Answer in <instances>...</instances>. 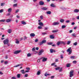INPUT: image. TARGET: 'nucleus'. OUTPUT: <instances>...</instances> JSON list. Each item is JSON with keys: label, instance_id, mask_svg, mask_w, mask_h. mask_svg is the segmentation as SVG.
<instances>
[{"label": "nucleus", "instance_id": "obj_1", "mask_svg": "<svg viewBox=\"0 0 79 79\" xmlns=\"http://www.w3.org/2000/svg\"><path fill=\"white\" fill-rule=\"evenodd\" d=\"M67 52H69V55H71L72 53V49L71 48H69L67 50Z\"/></svg>", "mask_w": 79, "mask_h": 79}, {"label": "nucleus", "instance_id": "obj_2", "mask_svg": "<svg viewBox=\"0 0 79 79\" xmlns=\"http://www.w3.org/2000/svg\"><path fill=\"white\" fill-rule=\"evenodd\" d=\"M60 24V22L59 21L54 22L52 23V26H58Z\"/></svg>", "mask_w": 79, "mask_h": 79}, {"label": "nucleus", "instance_id": "obj_3", "mask_svg": "<svg viewBox=\"0 0 79 79\" xmlns=\"http://www.w3.org/2000/svg\"><path fill=\"white\" fill-rule=\"evenodd\" d=\"M45 43H46V40H43L42 42H39V45H43L44 44H45Z\"/></svg>", "mask_w": 79, "mask_h": 79}, {"label": "nucleus", "instance_id": "obj_4", "mask_svg": "<svg viewBox=\"0 0 79 79\" xmlns=\"http://www.w3.org/2000/svg\"><path fill=\"white\" fill-rule=\"evenodd\" d=\"M8 42H9V40H8V39L5 40L3 41V43L5 45H6V44H8Z\"/></svg>", "mask_w": 79, "mask_h": 79}, {"label": "nucleus", "instance_id": "obj_5", "mask_svg": "<svg viewBox=\"0 0 79 79\" xmlns=\"http://www.w3.org/2000/svg\"><path fill=\"white\" fill-rule=\"evenodd\" d=\"M73 73L74 71L73 70H71L70 72L69 73V76L70 77H71L73 76Z\"/></svg>", "mask_w": 79, "mask_h": 79}, {"label": "nucleus", "instance_id": "obj_6", "mask_svg": "<svg viewBox=\"0 0 79 79\" xmlns=\"http://www.w3.org/2000/svg\"><path fill=\"white\" fill-rule=\"evenodd\" d=\"M44 52V50L41 49L40 51L38 53V55H41Z\"/></svg>", "mask_w": 79, "mask_h": 79}, {"label": "nucleus", "instance_id": "obj_7", "mask_svg": "<svg viewBox=\"0 0 79 79\" xmlns=\"http://www.w3.org/2000/svg\"><path fill=\"white\" fill-rule=\"evenodd\" d=\"M21 52V50H17L16 51L14 52V54H18Z\"/></svg>", "mask_w": 79, "mask_h": 79}, {"label": "nucleus", "instance_id": "obj_8", "mask_svg": "<svg viewBox=\"0 0 79 79\" xmlns=\"http://www.w3.org/2000/svg\"><path fill=\"white\" fill-rule=\"evenodd\" d=\"M50 53H55V50L53 49H50Z\"/></svg>", "mask_w": 79, "mask_h": 79}, {"label": "nucleus", "instance_id": "obj_9", "mask_svg": "<svg viewBox=\"0 0 79 79\" xmlns=\"http://www.w3.org/2000/svg\"><path fill=\"white\" fill-rule=\"evenodd\" d=\"M23 64H18L16 65H15L14 66V68H17V67H18V66H22Z\"/></svg>", "mask_w": 79, "mask_h": 79}, {"label": "nucleus", "instance_id": "obj_10", "mask_svg": "<svg viewBox=\"0 0 79 79\" xmlns=\"http://www.w3.org/2000/svg\"><path fill=\"white\" fill-rule=\"evenodd\" d=\"M38 24L40 26H44V23L42 22H39L38 23Z\"/></svg>", "mask_w": 79, "mask_h": 79}, {"label": "nucleus", "instance_id": "obj_11", "mask_svg": "<svg viewBox=\"0 0 79 79\" xmlns=\"http://www.w3.org/2000/svg\"><path fill=\"white\" fill-rule=\"evenodd\" d=\"M11 21V19H8L6 20V23H10Z\"/></svg>", "mask_w": 79, "mask_h": 79}, {"label": "nucleus", "instance_id": "obj_12", "mask_svg": "<svg viewBox=\"0 0 79 79\" xmlns=\"http://www.w3.org/2000/svg\"><path fill=\"white\" fill-rule=\"evenodd\" d=\"M12 11V8H10L8 9V13H11Z\"/></svg>", "mask_w": 79, "mask_h": 79}, {"label": "nucleus", "instance_id": "obj_13", "mask_svg": "<svg viewBox=\"0 0 79 79\" xmlns=\"http://www.w3.org/2000/svg\"><path fill=\"white\" fill-rule=\"evenodd\" d=\"M7 32L9 34H10L12 32V30L10 29H8L7 30Z\"/></svg>", "mask_w": 79, "mask_h": 79}, {"label": "nucleus", "instance_id": "obj_14", "mask_svg": "<svg viewBox=\"0 0 79 79\" xmlns=\"http://www.w3.org/2000/svg\"><path fill=\"white\" fill-rule=\"evenodd\" d=\"M20 72L22 73V74H25L26 72H25V71H24V70L22 69L20 71Z\"/></svg>", "mask_w": 79, "mask_h": 79}, {"label": "nucleus", "instance_id": "obj_15", "mask_svg": "<svg viewBox=\"0 0 79 79\" xmlns=\"http://www.w3.org/2000/svg\"><path fill=\"white\" fill-rule=\"evenodd\" d=\"M47 60V58H45V57H43V60H42V61L44 62L45 61H46Z\"/></svg>", "mask_w": 79, "mask_h": 79}, {"label": "nucleus", "instance_id": "obj_16", "mask_svg": "<svg viewBox=\"0 0 79 79\" xmlns=\"http://www.w3.org/2000/svg\"><path fill=\"white\" fill-rule=\"evenodd\" d=\"M79 11V9H76L74 10V13H78Z\"/></svg>", "mask_w": 79, "mask_h": 79}, {"label": "nucleus", "instance_id": "obj_17", "mask_svg": "<svg viewBox=\"0 0 79 79\" xmlns=\"http://www.w3.org/2000/svg\"><path fill=\"white\" fill-rule=\"evenodd\" d=\"M30 36L31 37H35V34L34 33H32L30 34Z\"/></svg>", "mask_w": 79, "mask_h": 79}, {"label": "nucleus", "instance_id": "obj_18", "mask_svg": "<svg viewBox=\"0 0 79 79\" xmlns=\"http://www.w3.org/2000/svg\"><path fill=\"white\" fill-rule=\"evenodd\" d=\"M60 9L64 11H65V10H66V8H65L63 6H62L60 7Z\"/></svg>", "mask_w": 79, "mask_h": 79}, {"label": "nucleus", "instance_id": "obj_19", "mask_svg": "<svg viewBox=\"0 0 79 79\" xmlns=\"http://www.w3.org/2000/svg\"><path fill=\"white\" fill-rule=\"evenodd\" d=\"M70 66H71V64L68 63L66 65V67L67 68H69Z\"/></svg>", "mask_w": 79, "mask_h": 79}, {"label": "nucleus", "instance_id": "obj_20", "mask_svg": "<svg viewBox=\"0 0 79 79\" xmlns=\"http://www.w3.org/2000/svg\"><path fill=\"white\" fill-rule=\"evenodd\" d=\"M41 9L43 10H48V8L46 7H44L42 8Z\"/></svg>", "mask_w": 79, "mask_h": 79}, {"label": "nucleus", "instance_id": "obj_21", "mask_svg": "<svg viewBox=\"0 0 79 79\" xmlns=\"http://www.w3.org/2000/svg\"><path fill=\"white\" fill-rule=\"evenodd\" d=\"M59 72H62L63 71V68L62 67H60V69L59 70Z\"/></svg>", "mask_w": 79, "mask_h": 79}, {"label": "nucleus", "instance_id": "obj_22", "mask_svg": "<svg viewBox=\"0 0 79 79\" xmlns=\"http://www.w3.org/2000/svg\"><path fill=\"white\" fill-rule=\"evenodd\" d=\"M39 4L41 5H43L44 4V2L42 1H40L39 2Z\"/></svg>", "mask_w": 79, "mask_h": 79}, {"label": "nucleus", "instance_id": "obj_23", "mask_svg": "<svg viewBox=\"0 0 79 79\" xmlns=\"http://www.w3.org/2000/svg\"><path fill=\"white\" fill-rule=\"evenodd\" d=\"M21 23L24 25L26 24V22H24V21H22Z\"/></svg>", "mask_w": 79, "mask_h": 79}, {"label": "nucleus", "instance_id": "obj_24", "mask_svg": "<svg viewBox=\"0 0 79 79\" xmlns=\"http://www.w3.org/2000/svg\"><path fill=\"white\" fill-rule=\"evenodd\" d=\"M15 40H16V42H15L16 44H19V41L17 39H16Z\"/></svg>", "mask_w": 79, "mask_h": 79}, {"label": "nucleus", "instance_id": "obj_25", "mask_svg": "<svg viewBox=\"0 0 79 79\" xmlns=\"http://www.w3.org/2000/svg\"><path fill=\"white\" fill-rule=\"evenodd\" d=\"M52 12L50 11H47L46 12V14L47 15H50Z\"/></svg>", "mask_w": 79, "mask_h": 79}, {"label": "nucleus", "instance_id": "obj_26", "mask_svg": "<svg viewBox=\"0 0 79 79\" xmlns=\"http://www.w3.org/2000/svg\"><path fill=\"white\" fill-rule=\"evenodd\" d=\"M59 30L57 29V30H54L52 31V32H58Z\"/></svg>", "mask_w": 79, "mask_h": 79}, {"label": "nucleus", "instance_id": "obj_27", "mask_svg": "<svg viewBox=\"0 0 79 79\" xmlns=\"http://www.w3.org/2000/svg\"><path fill=\"white\" fill-rule=\"evenodd\" d=\"M40 74V71H38L37 73V75L39 76Z\"/></svg>", "mask_w": 79, "mask_h": 79}, {"label": "nucleus", "instance_id": "obj_28", "mask_svg": "<svg viewBox=\"0 0 79 79\" xmlns=\"http://www.w3.org/2000/svg\"><path fill=\"white\" fill-rule=\"evenodd\" d=\"M50 75H51V74H47V73H45L44 74L45 76H50Z\"/></svg>", "mask_w": 79, "mask_h": 79}, {"label": "nucleus", "instance_id": "obj_29", "mask_svg": "<svg viewBox=\"0 0 79 79\" xmlns=\"http://www.w3.org/2000/svg\"><path fill=\"white\" fill-rule=\"evenodd\" d=\"M64 19H61L60 20V23H64Z\"/></svg>", "mask_w": 79, "mask_h": 79}, {"label": "nucleus", "instance_id": "obj_30", "mask_svg": "<svg viewBox=\"0 0 79 79\" xmlns=\"http://www.w3.org/2000/svg\"><path fill=\"white\" fill-rule=\"evenodd\" d=\"M61 44V41H58L57 43V45L58 46L60 45Z\"/></svg>", "mask_w": 79, "mask_h": 79}, {"label": "nucleus", "instance_id": "obj_31", "mask_svg": "<svg viewBox=\"0 0 79 79\" xmlns=\"http://www.w3.org/2000/svg\"><path fill=\"white\" fill-rule=\"evenodd\" d=\"M50 39H54V36H53V35H50Z\"/></svg>", "mask_w": 79, "mask_h": 79}, {"label": "nucleus", "instance_id": "obj_32", "mask_svg": "<svg viewBox=\"0 0 79 79\" xmlns=\"http://www.w3.org/2000/svg\"><path fill=\"white\" fill-rule=\"evenodd\" d=\"M75 58L76 57L74 56H72L70 57V58H71V59H75Z\"/></svg>", "mask_w": 79, "mask_h": 79}, {"label": "nucleus", "instance_id": "obj_33", "mask_svg": "<svg viewBox=\"0 0 79 79\" xmlns=\"http://www.w3.org/2000/svg\"><path fill=\"white\" fill-rule=\"evenodd\" d=\"M17 76L18 78H20V77L21 76V74H18L17 75Z\"/></svg>", "mask_w": 79, "mask_h": 79}, {"label": "nucleus", "instance_id": "obj_34", "mask_svg": "<svg viewBox=\"0 0 79 79\" xmlns=\"http://www.w3.org/2000/svg\"><path fill=\"white\" fill-rule=\"evenodd\" d=\"M51 6L52 7H55V5H54V4H53V3H52L51 4Z\"/></svg>", "mask_w": 79, "mask_h": 79}, {"label": "nucleus", "instance_id": "obj_35", "mask_svg": "<svg viewBox=\"0 0 79 79\" xmlns=\"http://www.w3.org/2000/svg\"><path fill=\"white\" fill-rule=\"evenodd\" d=\"M61 44H64V45H65V43L63 41H60Z\"/></svg>", "mask_w": 79, "mask_h": 79}, {"label": "nucleus", "instance_id": "obj_36", "mask_svg": "<svg viewBox=\"0 0 79 79\" xmlns=\"http://www.w3.org/2000/svg\"><path fill=\"white\" fill-rule=\"evenodd\" d=\"M77 63V61L76 60H74L73 61V64H76Z\"/></svg>", "mask_w": 79, "mask_h": 79}, {"label": "nucleus", "instance_id": "obj_37", "mask_svg": "<svg viewBox=\"0 0 79 79\" xmlns=\"http://www.w3.org/2000/svg\"><path fill=\"white\" fill-rule=\"evenodd\" d=\"M60 67H57V68H56V69H55L57 71H58V70H59V69H60Z\"/></svg>", "mask_w": 79, "mask_h": 79}, {"label": "nucleus", "instance_id": "obj_38", "mask_svg": "<svg viewBox=\"0 0 79 79\" xmlns=\"http://www.w3.org/2000/svg\"><path fill=\"white\" fill-rule=\"evenodd\" d=\"M38 29H42V26H39L38 27Z\"/></svg>", "mask_w": 79, "mask_h": 79}, {"label": "nucleus", "instance_id": "obj_39", "mask_svg": "<svg viewBox=\"0 0 79 79\" xmlns=\"http://www.w3.org/2000/svg\"><path fill=\"white\" fill-rule=\"evenodd\" d=\"M4 64H8V61H5Z\"/></svg>", "mask_w": 79, "mask_h": 79}, {"label": "nucleus", "instance_id": "obj_40", "mask_svg": "<svg viewBox=\"0 0 79 79\" xmlns=\"http://www.w3.org/2000/svg\"><path fill=\"white\" fill-rule=\"evenodd\" d=\"M19 9H18L15 11V13H18V12H19Z\"/></svg>", "mask_w": 79, "mask_h": 79}, {"label": "nucleus", "instance_id": "obj_41", "mask_svg": "<svg viewBox=\"0 0 79 79\" xmlns=\"http://www.w3.org/2000/svg\"><path fill=\"white\" fill-rule=\"evenodd\" d=\"M77 44V42H76L75 43H73V45H74L75 46H76Z\"/></svg>", "mask_w": 79, "mask_h": 79}, {"label": "nucleus", "instance_id": "obj_42", "mask_svg": "<svg viewBox=\"0 0 79 79\" xmlns=\"http://www.w3.org/2000/svg\"><path fill=\"white\" fill-rule=\"evenodd\" d=\"M5 19H2L0 20V22H5Z\"/></svg>", "mask_w": 79, "mask_h": 79}, {"label": "nucleus", "instance_id": "obj_43", "mask_svg": "<svg viewBox=\"0 0 79 79\" xmlns=\"http://www.w3.org/2000/svg\"><path fill=\"white\" fill-rule=\"evenodd\" d=\"M31 56V54L30 53H28V54H27V56L28 57Z\"/></svg>", "mask_w": 79, "mask_h": 79}, {"label": "nucleus", "instance_id": "obj_44", "mask_svg": "<svg viewBox=\"0 0 79 79\" xmlns=\"http://www.w3.org/2000/svg\"><path fill=\"white\" fill-rule=\"evenodd\" d=\"M17 5H18L17 4H14L13 5V6H14V7H16L17 6Z\"/></svg>", "mask_w": 79, "mask_h": 79}, {"label": "nucleus", "instance_id": "obj_45", "mask_svg": "<svg viewBox=\"0 0 79 79\" xmlns=\"http://www.w3.org/2000/svg\"><path fill=\"white\" fill-rule=\"evenodd\" d=\"M65 27H66V26L65 25H62V29H64Z\"/></svg>", "mask_w": 79, "mask_h": 79}, {"label": "nucleus", "instance_id": "obj_46", "mask_svg": "<svg viewBox=\"0 0 79 79\" xmlns=\"http://www.w3.org/2000/svg\"><path fill=\"white\" fill-rule=\"evenodd\" d=\"M71 43V41H68L67 43V44H68V45H69V44Z\"/></svg>", "mask_w": 79, "mask_h": 79}, {"label": "nucleus", "instance_id": "obj_47", "mask_svg": "<svg viewBox=\"0 0 79 79\" xmlns=\"http://www.w3.org/2000/svg\"><path fill=\"white\" fill-rule=\"evenodd\" d=\"M27 76H28V74H26L24 75V77H27Z\"/></svg>", "mask_w": 79, "mask_h": 79}, {"label": "nucleus", "instance_id": "obj_48", "mask_svg": "<svg viewBox=\"0 0 79 79\" xmlns=\"http://www.w3.org/2000/svg\"><path fill=\"white\" fill-rule=\"evenodd\" d=\"M69 22H70V21H69V20H67V21H66L65 22L66 23H69Z\"/></svg>", "mask_w": 79, "mask_h": 79}, {"label": "nucleus", "instance_id": "obj_49", "mask_svg": "<svg viewBox=\"0 0 79 79\" xmlns=\"http://www.w3.org/2000/svg\"><path fill=\"white\" fill-rule=\"evenodd\" d=\"M72 36H73V37H76V35H75V34L73 33V34L72 35Z\"/></svg>", "mask_w": 79, "mask_h": 79}, {"label": "nucleus", "instance_id": "obj_50", "mask_svg": "<svg viewBox=\"0 0 79 79\" xmlns=\"http://www.w3.org/2000/svg\"><path fill=\"white\" fill-rule=\"evenodd\" d=\"M3 11V10L2 9L0 10V13H2V12Z\"/></svg>", "mask_w": 79, "mask_h": 79}, {"label": "nucleus", "instance_id": "obj_51", "mask_svg": "<svg viewBox=\"0 0 79 79\" xmlns=\"http://www.w3.org/2000/svg\"><path fill=\"white\" fill-rule=\"evenodd\" d=\"M48 29V27H45L44 28V30H45L46 31H47V29Z\"/></svg>", "mask_w": 79, "mask_h": 79}, {"label": "nucleus", "instance_id": "obj_52", "mask_svg": "<svg viewBox=\"0 0 79 79\" xmlns=\"http://www.w3.org/2000/svg\"><path fill=\"white\" fill-rule=\"evenodd\" d=\"M60 58H61L62 59L63 58V55H60Z\"/></svg>", "mask_w": 79, "mask_h": 79}, {"label": "nucleus", "instance_id": "obj_53", "mask_svg": "<svg viewBox=\"0 0 79 79\" xmlns=\"http://www.w3.org/2000/svg\"><path fill=\"white\" fill-rule=\"evenodd\" d=\"M40 18L41 19H43V16L42 15L40 16Z\"/></svg>", "mask_w": 79, "mask_h": 79}, {"label": "nucleus", "instance_id": "obj_54", "mask_svg": "<svg viewBox=\"0 0 79 79\" xmlns=\"http://www.w3.org/2000/svg\"><path fill=\"white\" fill-rule=\"evenodd\" d=\"M10 15H11V14L10 13H9L6 15V16H10Z\"/></svg>", "mask_w": 79, "mask_h": 79}, {"label": "nucleus", "instance_id": "obj_55", "mask_svg": "<svg viewBox=\"0 0 79 79\" xmlns=\"http://www.w3.org/2000/svg\"><path fill=\"white\" fill-rule=\"evenodd\" d=\"M35 41V42H38V39H36Z\"/></svg>", "mask_w": 79, "mask_h": 79}, {"label": "nucleus", "instance_id": "obj_56", "mask_svg": "<svg viewBox=\"0 0 79 79\" xmlns=\"http://www.w3.org/2000/svg\"><path fill=\"white\" fill-rule=\"evenodd\" d=\"M26 69H27V70H30V68H29V67H27L26 68Z\"/></svg>", "mask_w": 79, "mask_h": 79}, {"label": "nucleus", "instance_id": "obj_57", "mask_svg": "<svg viewBox=\"0 0 79 79\" xmlns=\"http://www.w3.org/2000/svg\"><path fill=\"white\" fill-rule=\"evenodd\" d=\"M75 24V23L74 22H72L71 23V25H74Z\"/></svg>", "mask_w": 79, "mask_h": 79}, {"label": "nucleus", "instance_id": "obj_58", "mask_svg": "<svg viewBox=\"0 0 79 79\" xmlns=\"http://www.w3.org/2000/svg\"><path fill=\"white\" fill-rule=\"evenodd\" d=\"M51 79H53V78H54V77H55V76H52L51 77Z\"/></svg>", "mask_w": 79, "mask_h": 79}, {"label": "nucleus", "instance_id": "obj_59", "mask_svg": "<svg viewBox=\"0 0 79 79\" xmlns=\"http://www.w3.org/2000/svg\"><path fill=\"white\" fill-rule=\"evenodd\" d=\"M55 63H53L51 64V66H53V65H55Z\"/></svg>", "mask_w": 79, "mask_h": 79}, {"label": "nucleus", "instance_id": "obj_60", "mask_svg": "<svg viewBox=\"0 0 79 79\" xmlns=\"http://www.w3.org/2000/svg\"><path fill=\"white\" fill-rule=\"evenodd\" d=\"M56 62H58V59H56L55 60Z\"/></svg>", "mask_w": 79, "mask_h": 79}, {"label": "nucleus", "instance_id": "obj_61", "mask_svg": "<svg viewBox=\"0 0 79 79\" xmlns=\"http://www.w3.org/2000/svg\"><path fill=\"white\" fill-rule=\"evenodd\" d=\"M27 37L26 36H24V40H25V39H27Z\"/></svg>", "mask_w": 79, "mask_h": 79}, {"label": "nucleus", "instance_id": "obj_62", "mask_svg": "<svg viewBox=\"0 0 79 79\" xmlns=\"http://www.w3.org/2000/svg\"><path fill=\"white\" fill-rule=\"evenodd\" d=\"M11 79H16V77H12Z\"/></svg>", "mask_w": 79, "mask_h": 79}, {"label": "nucleus", "instance_id": "obj_63", "mask_svg": "<svg viewBox=\"0 0 79 79\" xmlns=\"http://www.w3.org/2000/svg\"><path fill=\"white\" fill-rule=\"evenodd\" d=\"M36 50H39V47H37L35 48Z\"/></svg>", "mask_w": 79, "mask_h": 79}, {"label": "nucleus", "instance_id": "obj_64", "mask_svg": "<svg viewBox=\"0 0 79 79\" xmlns=\"http://www.w3.org/2000/svg\"><path fill=\"white\" fill-rule=\"evenodd\" d=\"M77 19H79V16H78L77 17Z\"/></svg>", "mask_w": 79, "mask_h": 79}]
</instances>
